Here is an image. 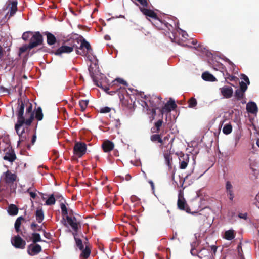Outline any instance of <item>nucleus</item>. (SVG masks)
<instances>
[{
    "label": "nucleus",
    "mask_w": 259,
    "mask_h": 259,
    "mask_svg": "<svg viewBox=\"0 0 259 259\" xmlns=\"http://www.w3.org/2000/svg\"><path fill=\"white\" fill-rule=\"evenodd\" d=\"M26 120L24 116V106L22 104L19 109V113L17 114V121L15 125V129L19 136L18 143L25 142L27 138V135L25 133V126H28L25 124Z\"/></svg>",
    "instance_id": "nucleus-1"
},
{
    "label": "nucleus",
    "mask_w": 259,
    "mask_h": 259,
    "mask_svg": "<svg viewBox=\"0 0 259 259\" xmlns=\"http://www.w3.org/2000/svg\"><path fill=\"white\" fill-rule=\"evenodd\" d=\"M18 106L17 107V114L19 113V109L21 106L23 104L24 109L26 107V112L25 113V119L26 120L25 124L27 126H30L32 122L34 119V112L32 110V105L29 102L27 99H24L23 101L22 100H18Z\"/></svg>",
    "instance_id": "nucleus-2"
},
{
    "label": "nucleus",
    "mask_w": 259,
    "mask_h": 259,
    "mask_svg": "<svg viewBox=\"0 0 259 259\" xmlns=\"http://www.w3.org/2000/svg\"><path fill=\"white\" fill-rule=\"evenodd\" d=\"M149 105L152 107L151 110L149 108L148 103L145 101H141V105L144 108H146L147 110L151 111L152 116H154L156 114V109L160 107L161 103L160 98L159 97L153 96L149 101Z\"/></svg>",
    "instance_id": "nucleus-3"
},
{
    "label": "nucleus",
    "mask_w": 259,
    "mask_h": 259,
    "mask_svg": "<svg viewBox=\"0 0 259 259\" xmlns=\"http://www.w3.org/2000/svg\"><path fill=\"white\" fill-rule=\"evenodd\" d=\"M199 243L198 241L191 244V253L193 256H198L200 259L203 257H208L209 254L208 250L205 248L200 249L199 247Z\"/></svg>",
    "instance_id": "nucleus-4"
},
{
    "label": "nucleus",
    "mask_w": 259,
    "mask_h": 259,
    "mask_svg": "<svg viewBox=\"0 0 259 259\" xmlns=\"http://www.w3.org/2000/svg\"><path fill=\"white\" fill-rule=\"evenodd\" d=\"M42 36L39 32H36L30 39V43L28 46L29 50L41 45L42 42Z\"/></svg>",
    "instance_id": "nucleus-5"
},
{
    "label": "nucleus",
    "mask_w": 259,
    "mask_h": 259,
    "mask_svg": "<svg viewBox=\"0 0 259 259\" xmlns=\"http://www.w3.org/2000/svg\"><path fill=\"white\" fill-rule=\"evenodd\" d=\"M79 49L81 50V51L77 50L76 52L77 54L87 56L88 54H91L92 52V49L90 43L84 39L81 41Z\"/></svg>",
    "instance_id": "nucleus-6"
},
{
    "label": "nucleus",
    "mask_w": 259,
    "mask_h": 259,
    "mask_svg": "<svg viewBox=\"0 0 259 259\" xmlns=\"http://www.w3.org/2000/svg\"><path fill=\"white\" fill-rule=\"evenodd\" d=\"M75 48H77V45L75 43H72V42L70 46L64 45L59 48L56 51L55 54L56 55H61L63 53H69L71 52Z\"/></svg>",
    "instance_id": "nucleus-7"
},
{
    "label": "nucleus",
    "mask_w": 259,
    "mask_h": 259,
    "mask_svg": "<svg viewBox=\"0 0 259 259\" xmlns=\"http://www.w3.org/2000/svg\"><path fill=\"white\" fill-rule=\"evenodd\" d=\"M225 190L229 199L233 201L235 197L233 183L230 181H226Z\"/></svg>",
    "instance_id": "nucleus-8"
},
{
    "label": "nucleus",
    "mask_w": 259,
    "mask_h": 259,
    "mask_svg": "<svg viewBox=\"0 0 259 259\" xmlns=\"http://www.w3.org/2000/svg\"><path fill=\"white\" fill-rule=\"evenodd\" d=\"M86 144L82 142H76L74 147V151L78 156L81 157L86 152Z\"/></svg>",
    "instance_id": "nucleus-9"
},
{
    "label": "nucleus",
    "mask_w": 259,
    "mask_h": 259,
    "mask_svg": "<svg viewBox=\"0 0 259 259\" xmlns=\"http://www.w3.org/2000/svg\"><path fill=\"white\" fill-rule=\"evenodd\" d=\"M41 251V247L37 244L32 243L28 245L27 252L31 256H34Z\"/></svg>",
    "instance_id": "nucleus-10"
},
{
    "label": "nucleus",
    "mask_w": 259,
    "mask_h": 259,
    "mask_svg": "<svg viewBox=\"0 0 259 259\" xmlns=\"http://www.w3.org/2000/svg\"><path fill=\"white\" fill-rule=\"evenodd\" d=\"M11 243L15 247L21 249L24 248L26 244L25 241L19 235L16 236L12 239Z\"/></svg>",
    "instance_id": "nucleus-11"
},
{
    "label": "nucleus",
    "mask_w": 259,
    "mask_h": 259,
    "mask_svg": "<svg viewBox=\"0 0 259 259\" xmlns=\"http://www.w3.org/2000/svg\"><path fill=\"white\" fill-rule=\"evenodd\" d=\"M220 90L224 98H230L232 96L233 90L231 87L224 86L221 88Z\"/></svg>",
    "instance_id": "nucleus-12"
},
{
    "label": "nucleus",
    "mask_w": 259,
    "mask_h": 259,
    "mask_svg": "<svg viewBox=\"0 0 259 259\" xmlns=\"http://www.w3.org/2000/svg\"><path fill=\"white\" fill-rule=\"evenodd\" d=\"M177 107L174 101H169L161 110V112L163 114L164 112H170L174 110Z\"/></svg>",
    "instance_id": "nucleus-13"
},
{
    "label": "nucleus",
    "mask_w": 259,
    "mask_h": 259,
    "mask_svg": "<svg viewBox=\"0 0 259 259\" xmlns=\"http://www.w3.org/2000/svg\"><path fill=\"white\" fill-rule=\"evenodd\" d=\"M66 220L68 224L71 226L72 229L75 232H77L78 229V222L77 221V220L75 217H71L68 215H67Z\"/></svg>",
    "instance_id": "nucleus-14"
},
{
    "label": "nucleus",
    "mask_w": 259,
    "mask_h": 259,
    "mask_svg": "<svg viewBox=\"0 0 259 259\" xmlns=\"http://www.w3.org/2000/svg\"><path fill=\"white\" fill-rule=\"evenodd\" d=\"M246 110L249 113L256 114L258 111L256 104L252 101L249 102L246 105Z\"/></svg>",
    "instance_id": "nucleus-15"
},
{
    "label": "nucleus",
    "mask_w": 259,
    "mask_h": 259,
    "mask_svg": "<svg viewBox=\"0 0 259 259\" xmlns=\"http://www.w3.org/2000/svg\"><path fill=\"white\" fill-rule=\"evenodd\" d=\"M177 205L178 208L180 209L186 210L187 212H188L186 202L184 199V197H183V196H182L180 193L179 195V198L177 202Z\"/></svg>",
    "instance_id": "nucleus-16"
},
{
    "label": "nucleus",
    "mask_w": 259,
    "mask_h": 259,
    "mask_svg": "<svg viewBox=\"0 0 259 259\" xmlns=\"http://www.w3.org/2000/svg\"><path fill=\"white\" fill-rule=\"evenodd\" d=\"M5 176V181L7 183H12L16 179V175L10 172L9 170L3 174Z\"/></svg>",
    "instance_id": "nucleus-17"
},
{
    "label": "nucleus",
    "mask_w": 259,
    "mask_h": 259,
    "mask_svg": "<svg viewBox=\"0 0 259 259\" xmlns=\"http://www.w3.org/2000/svg\"><path fill=\"white\" fill-rule=\"evenodd\" d=\"M17 2L12 1L9 2L8 7L10 8V16L9 17L14 15L17 10Z\"/></svg>",
    "instance_id": "nucleus-18"
},
{
    "label": "nucleus",
    "mask_w": 259,
    "mask_h": 259,
    "mask_svg": "<svg viewBox=\"0 0 259 259\" xmlns=\"http://www.w3.org/2000/svg\"><path fill=\"white\" fill-rule=\"evenodd\" d=\"M189 161L188 155H183L180 158V167L181 169H185L186 168L188 165Z\"/></svg>",
    "instance_id": "nucleus-19"
},
{
    "label": "nucleus",
    "mask_w": 259,
    "mask_h": 259,
    "mask_svg": "<svg viewBox=\"0 0 259 259\" xmlns=\"http://www.w3.org/2000/svg\"><path fill=\"white\" fill-rule=\"evenodd\" d=\"M102 148L104 152H108L114 148V144L109 141H105L102 144Z\"/></svg>",
    "instance_id": "nucleus-20"
},
{
    "label": "nucleus",
    "mask_w": 259,
    "mask_h": 259,
    "mask_svg": "<svg viewBox=\"0 0 259 259\" xmlns=\"http://www.w3.org/2000/svg\"><path fill=\"white\" fill-rule=\"evenodd\" d=\"M235 232L233 229H230L226 231L224 235V238L227 240H232L235 238Z\"/></svg>",
    "instance_id": "nucleus-21"
},
{
    "label": "nucleus",
    "mask_w": 259,
    "mask_h": 259,
    "mask_svg": "<svg viewBox=\"0 0 259 259\" xmlns=\"http://www.w3.org/2000/svg\"><path fill=\"white\" fill-rule=\"evenodd\" d=\"M141 12L146 16H147L152 18H156L157 15L152 10H149L145 8H141Z\"/></svg>",
    "instance_id": "nucleus-22"
},
{
    "label": "nucleus",
    "mask_w": 259,
    "mask_h": 259,
    "mask_svg": "<svg viewBox=\"0 0 259 259\" xmlns=\"http://www.w3.org/2000/svg\"><path fill=\"white\" fill-rule=\"evenodd\" d=\"M7 211L11 215H16L18 212V208L15 204H11L8 206Z\"/></svg>",
    "instance_id": "nucleus-23"
},
{
    "label": "nucleus",
    "mask_w": 259,
    "mask_h": 259,
    "mask_svg": "<svg viewBox=\"0 0 259 259\" xmlns=\"http://www.w3.org/2000/svg\"><path fill=\"white\" fill-rule=\"evenodd\" d=\"M16 155L13 152H6L3 158L4 160H8L10 162H13L16 159Z\"/></svg>",
    "instance_id": "nucleus-24"
},
{
    "label": "nucleus",
    "mask_w": 259,
    "mask_h": 259,
    "mask_svg": "<svg viewBox=\"0 0 259 259\" xmlns=\"http://www.w3.org/2000/svg\"><path fill=\"white\" fill-rule=\"evenodd\" d=\"M203 80L208 81H214L216 80L215 77L208 72H205L202 74Z\"/></svg>",
    "instance_id": "nucleus-25"
},
{
    "label": "nucleus",
    "mask_w": 259,
    "mask_h": 259,
    "mask_svg": "<svg viewBox=\"0 0 259 259\" xmlns=\"http://www.w3.org/2000/svg\"><path fill=\"white\" fill-rule=\"evenodd\" d=\"M35 218L37 221L40 223L44 219V212L42 209H37L35 212Z\"/></svg>",
    "instance_id": "nucleus-26"
},
{
    "label": "nucleus",
    "mask_w": 259,
    "mask_h": 259,
    "mask_svg": "<svg viewBox=\"0 0 259 259\" xmlns=\"http://www.w3.org/2000/svg\"><path fill=\"white\" fill-rule=\"evenodd\" d=\"M47 43L49 45H54L56 42V37L54 35L49 32H47Z\"/></svg>",
    "instance_id": "nucleus-27"
},
{
    "label": "nucleus",
    "mask_w": 259,
    "mask_h": 259,
    "mask_svg": "<svg viewBox=\"0 0 259 259\" xmlns=\"http://www.w3.org/2000/svg\"><path fill=\"white\" fill-rule=\"evenodd\" d=\"M82 250V252L80 254V256L84 258H87L89 257L91 250L89 247L87 245H85V248L84 249L83 248Z\"/></svg>",
    "instance_id": "nucleus-28"
},
{
    "label": "nucleus",
    "mask_w": 259,
    "mask_h": 259,
    "mask_svg": "<svg viewBox=\"0 0 259 259\" xmlns=\"http://www.w3.org/2000/svg\"><path fill=\"white\" fill-rule=\"evenodd\" d=\"M73 235L74 236V239H75V242H76V246L78 247V248L80 250H82L83 248H84V245H83V244L82 243V242L81 240L77 238V237H76V236H77L76 233H73Z\"/></svg>",
    "instance_id": "nucleus-29"
},
{
    "label": "nucleus",
    "mask_w": 259,
    "mask_h": 259,
    "mask_svg": "<svg viewBox=\"0 0 259 259\" xmlns=\"http://www.w3.org/2000/svg\"><path fill=\"white\" fill-rule=\"evenodd\" d=\"M150 140L152 142H157L158 143L162 144L163 140L161 139L160 135L154 134L151 136Z\"/></svg>",
    "instance_id": "nucleus-30"
},
{
    "label": "nucleus",
    "mask_w": 259,
    "mask_h": 259,
    "mask_svg": "<svg viewBox=\"0 0 259 259\" xmlns=\"http://www.w3.org/2000/svg\"><path fill=\"white\" fill-rule=\"evenodd\" d=\"M232 127L230 124H225L222 129V132L226 135H228L232 132Z\"/></svg>",
    "instance_id": "nucleus-31"
},
{
    "label": "nucleus",
    "mask_w": 259,
    "mask_h": 259,
    "mask_svg": "<svg viewBox=\"0 0 259 259\" xmlns=\"http://www.w3.org/2000/svg\"><path fill=\"white\" fill-rule=\"evenodd\" d=\"M35 118L38 120L40 121L43 118V114L41 107L37 108L35 111Z\"/></svg>",
    "instance_id": "nucleus-32"
},
{
    "label": "nucleus",
    "mask_w": 259,
    "mask_h": 259,
    "mask_svg": "<svg viewBox=\"0 0 259 259\" xmlns=\"http://www.w3.org/2000/svg\"><path fill=\"white\" fill-rule=\"evenodd\" d=\"M56 200L53 194L50 196L48 199L46 201L45 204L47 205H52L55 203Z\"/></svg>",
    "instance_id": "nucleus-33"
},
{
    "label": "nucleus",
    "mask_w": 259,
    "mask_h": 259,
    "mask_svg": "<svg viewBox=\"0 0 259 259\" xmlns=\"http://www.w3.org/2000/svg\"><path fill=\"white\" fill-rule=\"evenodd\" d=\"M32 239L33 243L35 244L36 242H41L42 240L40 238V235L38 233H34L32 235Z\"/></svg>",
    "instance_id": "nucleus-34"
},
{
    "label": "nucleus",
    "mask_w": 259,
    "mask_h": 259,
    "mask_svg": "<svg viewBox=\"0 0 259 259\" xmlns=\"http://www.w3.org/2000/svg\"><path fill=\"white\" fill-rule=\"evenodd\" d=\"M23 220V218L22 217H18L15 221V228L16 231L18 232L20 229L21 221Z\"/></svg>",
    "instance_id": "nucleus-35"
},
{
    "label": "nucleus",
    "mask_w": 259,
    "mask_h": 259,
    "mask_svg": "<svg viewBox=\"0 0 259 259\" xmlns=\"http://www.w3.org/2000/svg\"><path fill=\"white\" fill-rule=\"evenodd\" d=\"M244 92H243L242 90L240 89H237L236 90L235 93V97L237 100H241L244 96Z\"/></svg>",
    "instance_id": "nucleus-36"
},
{
    "label": "nucleus",
    "mask_w": 259,
    "mask_h": 259,
    "mask_svg": "<svg viewBox=\"0 0 259 259\" xmlns=\"http://www.w3.org/2000/svg\"><path fill=\"white\" fill-rule=\"evenodd\" d=\"M88 103V100H82L79 101V104L82 111H84L86 109Z\"/></svg>",
    "instance_id": "nucleus-37"
},
{
    "label": "nucleus",
    "mask_w": 259,
    "mask_h": 259,
    "mask_svg": "<svg viewBox=\"0 0 259 259\" xmlns=\"http://www.w3.org/2000/svg\"><path fill=\"white\" fill-rule=\"evenodd\" d=\"M60 207H61V211H62V214L63 215V216H67L68 215V211H67V208L66 206V205L63 203H61V205H60Z\"/></svg>",
    "instance_id": "nucleus-38"
},
{
    "label": "nucleus",
    "mask_w": 259,
    "mask_h": 259,
    "mask_svg": "<svg viewBox=\"0 0 259 259\" xmlns=\"http://www.w3.org/2000/svg\"><path fill=\"white\" fill-rule=\"evenodd\" d=\"M197 102L195 98H191L189 101V107L194 108L197 105Z\"/></svg>",
    "instance_id": "nucleus-39"
},
{
    "label": "nucleus",
    "mask_w": 259,
    "mask_h": 259,
    "mask_svg": "<svg viewBox=\"0 0 259 259\" xmlns=\"http://www.w3.org/2000/svg\"><path fill=\"white\" fill-rule=\"evenodd\" d=\"M0 93L5 94H10V90L3 86H0Z\"/></svg>",
    "instance_id": "nucleus-40"
},
{
    "label": "nucleus",
    "mask_w": 259,
    "mask_h": 259,
    "mask_svg": "<svg viewBox=\"0 0 259 259\" xmlns=\"http://www.w3.org/2000/svg\"><path fill=\"white\" fill-rule=\"evenodd\" d=\"M247 85H248L247 83L242 81L240 82V90H242L243 92H245L247 89Z\"/></svg>",
    "instance_id": "nucleus-41"
},
{
    "label": "nucleus",
    "mask_w": 259,
    "mask_h": 259,
    "mask_svg": "<svg viewBox=\"0 0 259 259\" xmlns=\"http://www.w3.org/2000/svg\"><path fill=\"white\" fill-rule=\"evenodd\" d=\"M32 33V32L31 31H26L23 33L22 36V39L25 41L27 40L29 38V34H31Z\"/></svg>",
    "instance_id": "nucleus-42"
},
{
    "label": "nucleus",
    "mask_w": 259,
    "mask_h": 259,
    "mask_svg": "<svg viewBox=\"0 0 259 259\" xmlns=\"http://www.w3.org/2000/svg\"><path fill=\"white\" fill-rule=\"evenodd\" d=\"M110 110V108L108 107H105L100 109V112L102 113H106L109 112Z\"/></svg>",
    "instance_id": "nucleus-43"
},
{
    "label": "nucleus",
    "mask_w": 259,
    "mask_h": 259,
    "mask_svg": "<svg viewBox=\"0 0 259 259\" xmlns=\"http://www.w3.org/2000/svg\"><path fill=\"white\" fill-rule=\"evenodd\" d=\"M162 120H158L155 124L156 127L157 128V131H158L160 127L161 126L162 124Z\"/></svg>",
    "instance_id": "nucleus-44"
},
{
    "label": "nucleus",
    "mask_w": 259,
    "mask_h": 259,
    "mask_svg": "<svg viewBox=\"0 0 259 259\" xmlns=\"http://www.w3.org/2000/svg\"><path fill=\"white\" fill-rule=\"evenodd\" d=\"M116 81L119 82V83H121V84H122L123 85H125L126 86H127L128 85L127 83L126 82V81H125L124 80H123V79H121V78H117L115 79Z\"/></svg>",
    "instance_id": "nucleus-45"
},
{
    "label": "nucleus",
    "mask_w": 259,
    "mask_h": 259,
    "mask_svg": "<svg viewBox=\"0 0 259 259\" xmlns=\"http://www.w3.org/2000/svg\"><path fill=\"white\" fill-rule=\"evenodd\" d=\"M241 76V78L245 82V83H247L248 84H249L250 82L248 77L244 74H242Z\"/></svg>",
    "instance_id": "nucleus-46"
},
{
    "label": "nucleus",
    "mask_w": 259,
    "mask_h": 259,
    "mask_svg": "<svg viewBox=\"0 0 259 259\" xmlns=\"http://www.w3.org/2000/svg\"><path fill=\"white\" fill-rule=\"evenodd\" d=\"M165 160L167 165H169L170 164V158L169 155L166 154L164 155Z\"/></svg>",
    "instance_id": "nucleus-47"
},
{
    "label": "nucleus",
    "mask_w": 259,
    "mask_h": 259,
    "mask_svg": "<svg viewBox=\"0 0 259 259\" xmlns=\"http://www.w3.org/2000/svg\"><path fill=\"white\" fill-rule=\"evenodd\" d=\"M33 189V191L32 192H30L29 195L31 198H32L33 199H34L36 196V193H35L36 190H35V189Z\"/></svg>",
    "instance_id": "nucleus-48"
},
{
    "label": "nucleus",
    "mask_w": 259,
    "mask_h": 259,
    "mask_svg": "<svg viewBox=\"0 0 259 259\" xmlns=\"http://www.w3.org/2000/svg\"><path fill=\"white\" fill-rule=\"evenodd\" d=\"M44 233V236L45 238L47 239H50L51 238V235L49 233L46 232L45 230H43Z\"/></svg>",
    "instance_id": "nucleus-49"
},
{
    "label": "nucleus",
    "mask_w": 259,
    "mask_h": 259,
    "mask_svg": "<svg viewBox=\"0 0 259 259\" xmlns=\"http://www.w3.org/2000/svg\"><path fill=\"white\" fill-rule=\"evenodd\" d=\"M28 49H29V48H28V46H23L20 48V52L21 53H23V52L26 51Z\"/></svg>",
    "instance_id": "nucleus-50"
},
{
    "label": "nucleus",
    "mask_w": 259,
    "mask_h": 259,
    "mask_svg": "<svg viewBox=\"0 0 259 259\" xmlns=\"http://www.w3.org/2000/svg\"><path fill=\"white\" fill-rule=\"evenodd\" d=\"M38 226V225H37L36 223H32L31 224V229H32L33 231H35V228L36 227H37Z\"/></svg>",
    "instance_id": "nucleus-51"
},
{
    "label": "nucleus",
    "mask_w": 259,
    "mask_h": 259,
    "mask_svg": "<svg viewBox=\"0 0 259 259\" xmlns=\"http://www.w3.org/2000/svg\"><path fill=\"white\" fill-rule=\"evenodd\" d=\"M180 30L182 32V36L183 37H184V38H187V36H188V34H187L186 32L182 30V29H180Z\"/></svg>",
    "instance_id": "nucleus-52"
},
{
    "label": "nucleus",
    "mask_w": 259,
    "mask_h": 259,
    "mask_svg": "<svg viewBox=\"0 0 259 259\" xmlns=\"http://www.w3.org/2000/svg\"><path fill=\"white\" fill-rule=\"evenodd\" d=\"M148 182H149V183L151 185L152 190H153V192H154V183L153 182V181L152 180H149L148 181Z\"/></svg>",
    "instance_id": "nucleus-53"
},
{
    "label": "nucleus",
    "mask_w": 259,
    "mask_h": 259,
    "mask_svg": "<svg viewBox=\"0 0 259 259\" xmlns=\"http://www.w3.org/2000/svg\"><path fill=\"white\" fill-rule=\"evenodd\" d=\"M239 217L240 218L246 219L247 218V214L246 213H244V214L240 213L239 214Z\"/></svg>",
    "instance_id": "nucleus-54"
},
{
    "label": "nucleus",
    "mask_w": 259,
    "mask_h": 259,
    "mask_svg": "<svg viewBox=\"0 0 259 259\" xmlns=\"http://www.w3.org/2000/svg\"><path fill=\"white\" fill-rule=\"evenodd\" d=\"M43 229H42V225H41V226H38L37 227H36L35 228V231H43Z\"/></svg>",
    "instance_id": "nucleus-55"
},
{
    "label": "nucleus",
    "mask_w": 259,
    "mask_h": 259,
    "mask_svg": "<svg viewBox=\"0 0 259 259\" xmlns=\"http://www.w3.org/2000/svg\"><path fill=\"white\" fill-rule=\"evenodd\" d=\"M36 136L35 135H34L32 138V144H33L35 141H36Z\"/></svg>",
    "instance_id": "nucleus-56"
},
{
    "label": "nucleus",
    "mask_w": 259,
    "mask_h": 259,
    "mask_svg": "<svg viewBox=\"0 0 259 259\" xmlns=\"http://www.w3.org/2000/svg\"><path fill=\"white\" fill-rule=\"evenodd\" d=\"M131 178H132L131 176L129 174H128V175H126V176H125V180L126 181H128L131 179Z\"/></svg>",
    "instance_id": "nucleus-57"
},
{
    "label": "nucleus",
    "mask_w": 259,
    "mask_h": 259,
    "mask_svg": "<svg viewBox=\"0 0 259 259\" xmlns=\"http://www.w3.org/2000/svg\"><path fill=\"white\" fill-rule=\"evenodd\" d=\"M3 54V48L0 46V58L2 57Z\"/></svg>",
    "instance_id": "nucleus-58"
},
{
    "label": "nucleus",
    "mask_w": 259,
    "mask_h": 259,
    "mask_svg": "<svg viewBox=\"0 0 259 259\" xmlns=\"http://www.w3.org/2000/svg\"><path fill=\"white\" fill-rule=\"evenodd\" d=\"M239 137H236L235 138V145H234V146H236L238 142V141H239Z\"/></svg>",
    "instance_id": "nucleus-59"
},
{
    "label": "nucleus",
    "mask_w": 259,
    "mask_h": 259,
    "mask_svg": "<svg viewBox=\"0 0 259 259\" xmlns=\"http://www.w3.org/2000/svg\"><path fill=\"white\" fill-rule=\"evenodd\" d=\"M197 40H193L191 42V44L194 45H195L196 44H197Z\"/></svg>",
    "instance_id": "nucleus-60"
},
{
    "label": "nucleus",
    "mask_w": 259,
    "mask_h": 259,
    "mask_svg": "<svg viewBox=\"0 0 259 259\" xmlns=\"http://www.w3.org/2000/svg\"><path fill=\"white\" fill-rule=\"evenodd\" d=\"M32 189V188H29L27 189V192H28L29 194L30 193V192H32V191H31V190Z\"/></svg>",
    "instance_id": "nucleus-61"
},
{
    "label": "nucleus",
    "mask_w": 259,
    "mask_h": 259,
    "mask_svg": "<svg viewBox=\"0 0 259 259\" xmlns=\"http://www.w3.org/2000/svg\"><path fill=\"white\" fill-rule=\"evenodd\" d=\"M105 39L106 40H109L110 39V36L109 35H106L105 36Z\"/></svg>",
    "instance_id": "nucleus-62"
},
{
    "label": "nucleus",
    "mask_w": 259,
    "mask_h": 259,
    "mask_svg": "<svg viewBox=\"0 0 259 259\" xmlns=\"http://www.w3.org/2000/svg\"><path fill=\"white\" fill-rule=\"evenodd\" d=\"M256 144L258 146V147H259V139H257V140L256 141Z\"/></svg>",
    "instance_id": "nucleus-63"
},
{
    "label": "nucleus",
    "mask_w": 259,
    "mask_h": 259,
    "mask_svg": "<svg viewBox=\"0 0 259 259\" xmlns=\"http://www.w3.org/2000/svg\"><path fill=\"white\" fill-rule=\"evenodd\" d=\"M142 172H143V174H144V177H145V178H146V175L145 172L144 171H142Z\"/></svg>",
    "instance_id": "nucleus-64"
}]
</instances>
